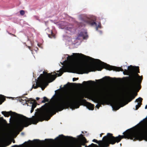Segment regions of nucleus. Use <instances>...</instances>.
Segmentation results:
<instances>
[{
  "mask_svg": "<svg viewBox=\"0 0 147 147\" xmlns=\"http://www.w3.org/2000/svg\"><path fill=\"white\" fill-rule=\"evenodd\" d=\"M20 13L21 15L23 16L25 12L24 10H21L20 11Z\"/></svg>",
  "mask_w": 147,
  "mask_h": 147,
  "instance_id": "nucleus-27",
  "label": "nucleus"
},
{
  "mask_svg": "<svg viewBox=\"0 0 147 147\" xmlns=\"http://www.w3.org/2000/svg\"><path fill=\"white\" fill-rule=\"evenodd\" d=\"M64 137H65V136H64L63 135H61L56 138V139L58 140H61Z\"/></svg>",
  "mask_w": 147,
  "mask_h": 147,
  "instance_id": "nucleus-22",
  "label": "nucleus"
},
{
  "mask_svg": "<svg viewBox=\"0 0 147 147\" xmlns=\"http://www.w3.org/2000/svg\"><path fill=\"white\" fill-rule=\"evenodd\" d=\"M80 106L79 103L74 99L73 96L68 94L66 96L65 99L61 98L53 105L45 103L42 106L41 111L37 113L32 118H29L22 115L15 113L17 114L18 123L13 129V132L21 131L24 127H27L32 123L36 124L39 121H48L57 112L61 111L69 107L73 109L79 108Z\"/></svg>",
  "mask_w": 147,
  "mask_h": 147,
  "instance_id": "nucleus-1",
  "label": "nucleus"
},
{
  "mask_svg": "<svg viewBox=\"0 0 147 147\" xmlns=\"http://www.w3.org/2000/svg\"><path fill=\"white\" fill-rule=\"evenodd\" d=\"M32 101H33V102H31V103L32 104V108L34 109V108H35L36 106V103H34V102L35 101V100H33Z\"/></svg>",
  "mask_w": 147,
  "mask_h": 147,
  "instance_id": "nucleus-21",
  "label": "nucleus"
},
{
  "mask_svg": "<svg viewBox=\"0 0 147 147\" xmlns=\"http://www.w3.org/2000/svg\"><path fill=\"white\" fill-rule=\"evenodd\" d=\"M34 109L32 108H31V109L30 111V113H32L34 111Z\"/></svg>",
  "mask_w": 147,
  "mask_h": 147,
  "instance_id": "nucleus-33",
  "label": "nucleus"
},
{
  "mask_svg": "<svg viewBox=\"0 0 147 147\" xmlns=\"http://www.w3.org/2000/svg\"><path fill=\"white\" fill-rule=\"evenodd\" d=\"M47 140L48 141H49L51 140H50V139H47Z\"/></svg>",
  "mask_w": 147,
  "mask_h": 147,
  "instance_id": "nucleus-41",
  "label": "nucleus"
},
{
  "mask_svg": "<svg viewBox=\"0 0 147 147\" xmlns=\"http://www.w3.org/2000/svg\"><path fill=\"white\" fill-rule=\"evenodd\" d=\"M101 104H97L96 106V107L98 109L99 108V107L101 106Z\"/></svg>",
  "mask_w": 147,
  "mask_h": 147,
  "instance_id": "nucleus-31",
  "label": "nucleus"
},
{
  "mask_svg": "<svg viewBox=\"0 0 147 147\" xmlns=\"http://www.w3.org/2000/svg\"><path fill=\"white\" fill-rule=\"evenodd\" d=\"M50 34H48L49 37L50 38H52L53 37L55 38V35L53 32L52 30H51L50 31Z\"/></svg>",
  "mask_w": 147,
  "mask_h": 147,
  "instance_id": "nucleus-16",
  "label": "nucleus"
},
{
  "mask_svg": "<svg viewBox=\"0 0 147 147\" xmlns=\"http://www.w3.org/2000/svg\"><path fill=\"white\" fill-rule=\"evenodd\" d=\"M97 145L96 144H94L93 143H92L91 145H89L88 146H85V147H95V146H97Z\"/></svg>",
  "mask_w": 147,
  "mask_h": 147,
  "instance_id": "nucleus-26",
  "label": "nucleus"
},
{
  "mask_svg": "<svg viewBox=\"0 0 147 147\" xmlns=\"http://www.w3.org/2000/svg\"><path fill=\"white\" fill-rule=\"evenodd\" d=\"M36 49H37V50L38 49V48H36Z\"/></svg>",
  "mask_w": 147,
  "mask_h": 147,
  "instance_id": "nucleus-47",
  "label": "nucleus"
},
{
  "mask_svg": "<svg viewBox=\"0 0 147 147\" xmlns=\"http://www.w3.org/2000/svg\"><path fill=\"white\" fill-rule=\"evenodd\" d=\"M86 24H88L92 26H96V29L97 30L98 28H101V24L99 23L97 25V23L94 21L91 20L88 18L85 17L82 19V22L80 23V25L82 26H85Z\"/></svg>",
  "mask_w": 147,
  "mask_h": 147,
  "instance_id": "nucleus-6",
  "label": "nucleus"
},
{
  "mask_svg": "<svg viewBox=\"0 0 147 147\" xmlns=\"http://www.w3.org/2000/svg\"><path fill=\"white\" fill-rule=\"evenodd\" d=\"M42 90H44V88H42Z\"/></svg>",
  "mask_w": 147,
  "mask_h": 147,
  "instance_id": "nucleus-43",
  "label": "nucleus"
},
{
  "mask_svg": "<svg viewBox=\"0 0 147 147\" xmlns=\"http://www.w3.org/2000/svg\"><path fill=\"white\" fill-rule=\"evenodd\" d=\"M39 99V98H38V97H37L36 98V99L37 100H38Z\"/></svg>",
  "mask_w": 147,
  "mask_h": 147,
  "instance_id": "nucleus-37",
  "label": "nucleus"
},
{
  "mask_svg": "<svg viewBox=\"0 0 147 147\" xmlns=\"http://www.w3.org/2000/svg\"><path fill=\"white\" fill-rule=\"evenodd\" d=\"M78 79H79V78H73V81H74L76 80H78Z\"/></svg>",
  "mask_w": 147,
  "mask_h": 147,
  "instance_id": "nucleus-30",
  "label": "nucleus"
},
{
  "mask_svg": "<svg viewBox=\"0 0 147 147\" xmlns=\"http://www.w3.org/2000/svg\"><path fill=\"white\" fill-rule=\"evenodd\" d=\"M0 124H1V121L2 120H3L4 119H3V117H0Z\"/></svg>",
  "mask_w": 147,
  "mask_h": 147,
  "instance_id": "nucleus-35",
  "label": "nucleus"
},
{
  "mask_svg": "<svg viewBox=\"0 0 147 147\" xmlns=\"http://www.w3.org/2000/svg\"><path fill=\"white\" fill-rule=\"evenodd\" d=\"M81 38L84 39H86L88 38V36L86 31L84 30L81 32L79 34L77 38L78 39H80Z\"/></svg>",
  "mask_w": 147,
  "mask_h": 147,
  "instance_id": "nucleus-11",
  "label": "nucleus"
},
{
  "mask_svg": "<svg viewBox=\"0 0 147 147\" xmlns=\"http://www.w3.org/2000/svg\"><path fill=\"white\" fill-rule=\"evenodd\" d=\"M123 134V135H119L117 137H115L113 136L112 134L108 133L107 136L103 138V141H98L94 139L92 141L98 144L100 147H108L109 144H114L116 142L118 143L120 142L121 139L123 138L130 139L134 141L144 140L147 141V124L143 126L140 131H133L131 129H128Z\"/></svg>",
  "mask_w": 147,
  "mask_h": 147,
  "instance_id": "nucleus-2",
  "label": "nucleus"
},
{
  "mask_svg": "<svg viewBox=\"0 0 147 147\" xmlns=\"http://www.w3.org/2000/svg\"><path fill=\"white\" fill-rule=\"evenodd\" d=\"M63 26H61V28L62 29H65L66 30L71 32L74 30V27L73 25L68 24L66 25V23L65 22H62L61 23Z\"/></svg>",
  "mask_w": 147,
  "mask_h": 147,
  "instance_id": "nucleus-8",
  "label": "nucleus"
},
{
  "mask_svg": "<svg viewBox=\"0 0 147 147\" xmlns=\"http://www.w3.org/2000/svg\"><path fill=\"white\" fill-rule=\"evenodd\" d=\"M78 84L80 85H81V84Z\"/></svg>",
  "mask_w": 147,
  "mask_h": 147,
  "instance_id": "nucleus-45",
  "label": "nucleus"
},
{
  "mask_svg": "<svg viewBox=\"0 0 147 147\" xmlns=\"http://www.w3.org/2000/svg\"><path fill=\"white\" fill-rule=\"evenodd\" d=\"M28 48H29V49L31 51H32L31 47L30 46H28Z\"/></svg>",
  "mask_w": 147,
  "mask_h": 147,
  "instance_id": "nucleus-36",
  "label": "nucleus"
},
{
  "mask_svg": "<svg viewBox=\"0 0 147 147\" xmlns=\"http://www.w3.org/2000/svg\"><path fill=\"white\" fill-rule=\"evenodd\" d=\"M43 73L41 74L38 78V80L36 83V85L33 84L32 88L30 90H32V88L36 89L39 87H41L42 86L45 85L47 81L49 82H52L56 78V75L60 76L63 74V73L61 72L59 74H56V75H51V74L47 73L45 71H43Z\"/></svg>",
  "mask_w": 147,
  "mask_h": 147,
  "instance_id": "nucleus-5",
  "label": "nucleus"
},
{
  "mask_svg": "<svg viewBox=\"0 0 147 147\" xmlns=\"http://www.w3.org/2000/svg\"><path fill=\"white\" fill-rule=\"evenodd\" d=\"M96 94L98 96L105 98L107 97H114L116 96V94L113 92H111L108 93L107 92L102 89H100L97 91Z\"/></svg>",
  "mask_w": 147,
  "mask_h": 147,
  "instance_id": "nucleus-7",
  "label": "nucleus"
},
{
  "mask_svg": "<svg viewBox=\"0 0 147 147\" xmlns=\"http://www.w3.org/2000/svg\"><path fill=\"white\" fill-rule=\"evenodd\" d=\"M5 98L3 96H0V105L5 100Z\"/></svg>",
  "mask_w": 147,
  "mask_h": 147,
  "instance_id": "nucleus-19",
  "label": "nucleus"
},
{
  "mask_svg": "<svg viewBox=\"0 0 147 147\" xmlns=\"http://www.w3.org/2000/svg\"><path fill=\"white\" fill-rule=\"evenodd\" d=\"M102 134H102H102H100V137H101L102 136Z\"/></svg>",
  "mask_w": 147,
  "mask_h": 147,
  "instance_id": "nucleus-39",
  "label": "nucleus"
},
{
  "mask_svg": "<svg viewBox=\"0 0 147 147\" xmlns=\"http://www.w3.org/2000/svg\"><path fill=\"white\" fill-rule=\"evenodd\" d=\"M68 56L67 57V60L69 61L70 62L71 61L72 59L71 57L73 56Z\"/></svg>",
  "mask_w": 147,
  "mask_h": 147,
  "instance_id": "nucleus-17",
  "label": "nucleus"
},
{
  "mask_svg": "<svg viewBox=\"0 0 147 147\" xmlns=\"http://www.w3.org/2000/svg\"><path fill=\"white\" fill-rule=\"evenodd\" d=\"M137 94V93H136L135 95H133V94H131L130 96L128 97L127 100L128 102H127L126 104H127L128 102H131L133 99Z\"/></svg>",
  "mask_w": 147,
  "mask_h": 147,
  "instance_id": "nucleus-14",
  "label": "nucleus"
},
{
  "mask_svg": "<svg viewBox=\"0 0 147 147\" xmlns=\"http://www.w3.org/2000/svg\"><path fill=\"white\" fill-rule=\"evenodd\" d=\"M129 67L131 68L128 70L125 69L126 72L131 74L130 76L126 78L130 82L132 88L135 90H138V91L141 88L142 76H140L138 74L140 73L139 67H135L134 68L132 65H130ZM129 67H128V69Z\"/></svg>",
  "mask_w": 147,
  "mask_h": 147,
  "instance_id": "nucleus-4",
  "label": "nucleus"
},
{
  "mask_svg": "<svg viewBox=\"0 0 147 147\" xmlns=\"http://www.w3.org/2000/svg\"><path fill=\"white\" fill-rule=\"evenodd\" d=\"M83 83L85 84H91L92 83V84H94L95 83V82L94 81H92V80H90V81H87L86 82L84 81V82H83Z\"/></svg>",
  "mask_w": 147,
  "mask_h": 147,
  "instance_id": "nucleus-18",
  "label": "nucleus"
},
{
  "mask_svg": "<svg viewBox=\"0 0 147 147\" xmlns=\"http://www.w3.org/2000/svg\"><path fill=\"white\" fill-rule=\"evenodd\" d=\"M86 142H77L69 144L67 147H82V146H85Z\"/></svg>",
  "mask_w": 147,
  "mask_h": 147,
  "instance_id": "nucleus-10",
  "label": "nucleus"
},
{
  "mask_svg": "<svg viewBox=\"0 0 147 147\" xmlns=\"http://www.w3.org/2000/svg\"><path fill=\"white\" fill-rule=\"evenodd\" d=\"M82 133H83V134H84V132H83V131H82Z\"/></svg>",
  "mask_w": 147,
  "mask_h": 147,
  "instance_id": "nucleus-46",
  "label": "nucleus"
},
{
  "mask_svg": "<svg viewBox=\"0 0 147 147\" xmlns=\"http://www.w3.org/2000/svg\"><path fill=\"white\" fill-rule=\"evenodd\" d=\"M98 62L97 64L95 66H92L90 67L78 66L74 69V73L82 74L84 73H88L90 71H94L96 70L101 71L104 68L107 69L111 70H113L116 71H123V69L119 67L110 65L101 61L100 60H98Z\"/></svg>",
  "mask_w": 147,
  "mask_h": 147,
  "instance_id": "nucleus-3",
  "label": "nucleus"
},
{
  "mask_svg": "<svg viewBox=\"0 0 147 147\" xmlns=\"http://www.w3.org/2000/svg\"><path fill=\"white\" fill-rule=\"evenodd\" d=\"M34 142L35 143H37L38 141L40 142V141L38 140H34Z\"/></svg>",
  "mask_w": 147,
  "mask_h": 147,
  "instance_id": "nucleus-32",
  "label": "nucleus"
},
{
  "mask_svg": "<svg viewBox=\"0 0 147 147\" xmlns=\"http://www.w3.org/2000/svg\"><path fill=\"white\" fill-rule=\"evenodd\" d=\"M120 100H118L115 102L114 103V107L115 109V110H118L121 107H123L124 105H123L121 106H120Z\"/></svg>",
  "mask_w": 147,
  "mask_h": 147,
  "instance_id": "nucleus-12",
  "label": "nucleus"
},
{
  "mask_svg": "<svg viewBox=\"0 0 147 147\" xmlns=\"http://www.w3.org/2000/svg\"><path fill=\"white\" fill-rule=\"evenodd\" d=\"M71 55H85L84 54H82V53H72V54Z\"/></svg>",
  "mask_w": 147,
  "mask_h": 147,
  "instance_id": "nucleus-28",
  "label": "nucleus"
},
{
  "mask_svg": "<svg viewBox=\"0 0 147 147\" xmlns=\"http://www.w3.org/2000/svg\"><path fill=\"white\" fill-rule=\"evenodd\" d=\"M81 99H80V102L83 103H86L87 108L89 110H93L94 109V105L91 103L86 101L85 99H83L84 96H82L81 97Z\"/></svg>",
  "mask_w": 147,
  "mask_h": 147,
  "instance_id": "nucleus-9",
  "label": "nucleus"
},
{
  "mask_svg": "<svg viewBox=\"0 0 147 147\" xmlns=\"http://www.w3.org/2000/svg\"><path fill=\"white\" fill-rule=\"evenodd\" d=\"M74 138L72 137H66V138H65V139L66 140L68 141H70L72 140H73V139Z\"/></svg>",
  "mask_w": 147,
  "mask_h": 147,
  "instance_id": "nucleus-20",
  "label": "nucleus"
},
{
  "mask_svg": "<svg viewBox=\"0 0 147 147\" xmlns=\"http://www.w3.org/2000/svg\"><path fill=\"white\" fill-rule=\"evenodd\" d=\"M13 143H15V140H13Z\"/></svg>",
  "mask_w": 147,
  "mask_h": 147,
  "instance_id": "nucleus-40",
  "label": "nucleus"
},
{
  "mask_svg": "<svg viewBox=\"0 0 147 147\" xmlns=\"http://www.w3.org/2000/svg\"><path fill=\"white\" fill-rule=\"evenodd\" d=\"M142 100L143 99L141 97H139L138 99H136L135 100V102H141V103Z\"/></svg>",
  "mask_w": 147,
  "mask_h": 147,
  "instance_id": "nucleus-25",
  "label": "nucleus"
},
{
  "mask_svg": "<svg viewBox=\"0 0 147 147\" xmlns=\"http://www.w3.org/2000/svg\"><path fill=\"white\" fill-rule=\"evenodd\" d=\"M9 34H10V35H12V36H15V37L16 36L15 34H11V33H9Z\"/></svg>",
  "mask_w": 147,
  "mask_h": 147,
  "instance_id": "nucleus-34",
  "label": "nucleus"
},
{
  "mask_svg": "<svg viewBox=\"0 0 147 147\" xmlns=\"http://www.w3.org/2000/svg\"><path fill=\"white\" fill-rule=\"evenodd\" d=\"M49 101V100L48 98L45 97H43V100L42 101V103H44L46 102H48Z\"/></svg>",
  "mask_w": 147,
  "mask_h": 147,
  "instance_id": "nucleus-23",
  "label": "nucleus"
},
{
  "mask_svg": "<svg viewBox=\"0 0 147 147\" xmlns=\"http://www.w3.org/2000/svg\"><path fill=\"white\" fill-rule=\"evenodd\" d=\"M28 141L29 142H31V141H30V140H29Z\"/></svg>",
  "mask_w": 147,
  "mask_h": 147,
  "instance_id": "nucleus-44",
  "label": "nucleus"
},
{
  "mask_svg": "<svg viewBox=\"0 0 147 147\" xmlns=\"http://www.w3.org/2000/svg\"><path fill=\"white\" fill-rule=\"evenodd\" d=\"M70 84V83H69L68 82L67 83V84L65 85L64 86V87H68L69 86V84Z\"/></svg>",
  "mask_w": 147,
  "mask_h": 147,
  "instance_id": "nucleus-29",
  "label": "nucleus"
},
{
  "mask_svg": "<svg viewBox=\"0 0 147 147\" xmlns=\"http://www.w3.org/2000/svg\"><path fill=\"white\" fill-rule=\"evenodd\" d=\"M78 138H80L82 142H86V139L85 138L84 136L83 135L81 134L78 136Z\"/></svg>",
  "mask_w": 147,
  "mask_h": 147,
  "instance_id": "nucleus-15",
  "label": "nucleus"
},
{
  "mask_svg": "<svg viewBox=\"0 0 147 147\" xmlns=\"http://www.w3.org/2000/svg\"><path fill=\"white\" fill-rule=\"evenodd\" d=\"M145 109H147V105H146V106H145Z\"/></svg>",
  "mask_w": 147,
  "mask_h": 147,
  "instance_id": "nucleus-38",
  "label": "nucleus"
},
{
  "mask_svg": "<svg viewBox=\"0 0 147 147\" xmlns=\"http://www.w3.org/2000/svg\"><path fill=\"white\" fill-rule=\"evenodd\" d=\"M142 104V103L141 102H138L137 105H136V110H137L140 107L141 105Z\"/></svg>",
  "mask_w": 147,
  "mask_h": 147,
  "instance_id": "nucleus-24",
  "label": "nucleus"
},
{
  "mask_svg": "<svg viewBox=\"0 0 147 147\" xmlns=\"http://www.w3.org/2000/svg\"><path fill=\"white\" fill-rule=\"evenodd\" d=\"M69 55L68 54H65V55Z\"/></svg>",
  "mask_w": 147,
  "mask_h": 147,
  "instance_id": "nucleus-42",
  "label": "nucleus"
},
{
  "mask_svg": "<svg viewBox=\"0 0 147 147\" xmlns=\"http://www.w3.org/2000/svg\"><path fill=\"white\" fill-rule=\"evenodd\" d=\"M2 114H3L5 117H8L13 112L10 111L9 112H6L5 111H3L1 112Z\"/></svg>",
  "mask_w": 147,
  "mask_h": 147,
  "instance_id": "nucleus-13",
  "label": "nucleus"
}]
</instances>
